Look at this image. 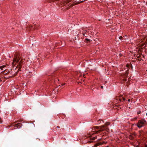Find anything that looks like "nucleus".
Returning a JSON list of instances; mask_svg holds the SVG:
<instances>
[{"mask_svg":"<svg viewBox=\"0 0 147 147\" xmlns=\"http://www.w3.org/2000/svg\"><path fill=\"white\" fill-rule=\"evenodd\" d=\"M34 26H34V28L35 29H37L38 28V27H39L38 26L36 25V24H35L34 25Z\"/></svg>","mask_w":147,"mask_h":147,"instance_id":"423d86ee","label":"nucleus"},{"mask_svg":"<svg viewBox=\"0 0 147 147\" xmlns=\"http://www.w3.org/2000/svg\"><path fill=\"white\" fill-rule=\"evenodd\" d=\"M57 128H60V127L59 126H57Z\"/></svg>","mask_w":147,"mask_h":147,"instance_id":"cd10ccee","label":"nucleus"},{"mask_svg":"<svg viewBox=\"0 0 147 147\" xmlns=\"http://www.w3.org/2000/svg\"><path fill=\"white\" fill-rule=\"evenodd\" d=\"M97 138V137H94L91 138L92 140H94Z\"/></svg>","mask_w":147,"mask_h":147,"instance_id":"9b49d317","label":"nucleus"},{"mask_svg":"<svg viewBox=\"0 0 147 147\" xmlns=\"http://www.w3.org/2000/svg\"><path fill=\"white\" fill-rule=\"evenodd\" d=\"M146 122V121L145 120L142 119L139 120L136 125L138 128H140L143 126V125Z\"/></svg>","mask_w":147,"mask_h":147,"instance_id":"7ed1b4c3","label":"nucleus"},{"mask_svg":"<svg viewBox=\"0 0 147 147\" xmlns=\"http://www.w3.org/2000/svg\"><path fill=\"white\" fill-rule=\"evenodd\" d=\"M87 32V30H84L82 32H83L84 33V34H86V33Z\"/></svg>","mask_w":147,"mask_h":147,"instance_id":"ddd939ff","label":"nucleus"},{"mask_svg":"<svg viewBox=\"0 0 147 147\" xmlns=\"http://www.w3.org/2000/svg\"><path fill=\"white\" fill-rule=\"evenodd\" d=\"M82 34H83V35L84 36H85L86 37H87V36H86V35H85V34H84V33H83V32H82Z\"/></svg>","mask_w":147,"mask_h":147,"instance_id":"f3484780","label":"nucleus"},{"mask_svg":"<svg viewBox=\"0 0 147 147\" xmlns=\"http://www.w3.org/2000/svg\"><path fill=\"white\" fill-rule=\"evenodd\" d=\"M136 147H140V146L139 145H137L136 146Z\"/></svg>","mask_w":147,"mask_h":147,"instance_id":"5701e85b","label":"nucleus"},{"mask_svg":"<svg viewBox=\"0 0 147 147\" xmlns=\"http://www.w3.org/2000/svg\"><path fill=\"white\" fill-rule=\"evenodd\" d=\"M102 144L101 142L98 143L96 144V147L97 146H98L101 145Z\"/></svg>","mask_w":147,"mask_h":147,"instance_id":"6e6552de","label":"nucleus"},{"mask_svg":"<svg viewBox=\"0 0 147 147\" xmlns=\"http://www.w3.org/2000/svg\"><path fill=\"white\" fill-rule=\"evenodd\" d=\"M24 61L21 57H20L18 54H16L14 55L13 61L12 62V66L15 67V70L11 71H6L3 72L4 74V78L6 79H8L13 77L16 76L18 73L21 70Z\"/></svg>","mask_w":147,"mask_h":147,"instance_id":"f257e3e1","label":"nucleus"},{"mask_svg":"<svg viewBox=\"0 0 147 147\" xmlns=\"http://www.w3.org/2000/svg\"><path fill=\"white\" fill-rule=\"evenodd\" d=\"M100 88H101L103 89V87L102 86H101Z\"/></svg>","mask_w":147,"mask_h":147,"instance_id":"412c9836","label":"nucleus"},{"mask_svg":"<svg viewBox=\"0 0 147 147\" xmlns=\"http://www.w3.org/2000/svg\"><path fill=\"white\" fill-rule=\"evenodd\" d=\"M119 100H120V101H121V99L120 98H119Z\"/></svg>","mask_w":147,"mask_h":147,"instance_id":"7c9ffc66","label":"nucleus"},{"mask_svg":"<svg viewBox=\"0 0 147 147\" xmlns=\"http://www.w3.org/2000/svg\"><path fill=\"white\" fill-rule=\"evenodd\" d=\"M85 40L87 41L86 42H90V40L88 38H86Z\"/></svg>","mask_w":147,"mask_h":147,"instance_id":"9d476101","label":"nucleus"},{"mask_svg":"<svg viewBox=\"0 0 147 147\" xmlns=\"http://www.w3.org/2000/svg\"><path fill=\"white\" fill-rule=\"evenodd\" d=\"M22 125V124L21 123H18V124H15L14 125V126H15L14 127H17V128H19L21 127Z\"/></svg>","mask_w":147,"mask_h":147,"instance_id":"20e7f679","label":"nucleus"},{"mask_svg":"<svg viewBox=\"0 0 147 147\" xmlns=\"http://www.w3.org/2000/svg\"><path fill=\"white\" fill-rule=\"evenodd\" d=\"M123 100H125V98H124V97L123 98Z\"/></svg>","mask_w":147,"mask_h":147,"instance_id":"aec40b11","label":"nucleus"},{"mask_svg":"<svg viewBox=\"0 0 147 147\" xmlns=\"http://www.w3.org/2000/svg\"><path fill=\"white\" fill-rule=\"evenodd\" d=\"M65 83H63V84H61V86H64V85H65Z\"/></svg>","mask_w":147,"mask_h":147,"instance_id":"6ab92c4d","label":"nucleus"},{"mask_svg":"<svg viewBox=\"0 0 147 147\" xmlns=\"http://www.w3.org/2000/svg\"><path fill=\"white\" fill-rule=\"evenodd\" d=\"M105 124V125H103L99 127L96 126V128L99 129L98 130L96 131V133L98 134L100 132L106 130L107 128L106 126L109 125L110 123L109 122H107Z\"/></svg>","mask_w":147,"mask_h":147,"instance_id":"f03ea898","label":"nucleus"},{"mask_svg":"<svg viewBox=\"0 0 147 147\" xmlns=\"http://www.w3.org/2000/svg\"><path fill=\"white\" fill-rule=\"evenodd\" d=\"M145 147H147V145L145 144Z\"/></svg>","mask_w":147,"mask_h":147,"instance_id":"393cba45","label":"nucleus"},{"mask_svg":"<svg viewBox=\"0 0 147 147\" xmlns=\"http://www.w3.org/2000/svg\"><path fill=\"white\" fill-rule=\"evenodd\" d=\"M123 38V37L122 36H120L119 37V39L121 40L122 38Z\"/></svg>","mask_w":147,"mask_h":147,"instance_id":"4468645a","label":"nucleus"},{"mask_svg":"<svg viewBox=\"0 0 147 147\" xmlns=\"http://www.w3.org/2000/svg\"><path fill=\"white\" fill-rule=\"evenodd\" d=\"M130 80V78H129V79H128V81H129V80Z\"/></svg>","mask_w":147,"mask_h":147,"instance_id":"c85d7f7f","label":"nucleus"},{"mask_svg":"<svg viewBox=\"0 0 147 147\" xmlns=\"http://www.w3.org/2000/svg\"><path fill=\"white\" fill-rule=\"evenodd\" d=\"M101 120L99 119L98 120V122L99 123H101Z\"/></svg>","mask_w":147,"mask_h":147,"instance_id":"2eb2a0df","label":"nucleus"},{"mask_svg":"<svg viewBox=\"0 0 147 147\" xmlns=\"http://www.w3.org/2000/svg\"><path fill=\"white\" fill-rule=\"evenodd\" d=\"M137 118H135V119H137Z\"/></svg>","mask_w":147,"mask_h":147,"instance_id":"2f4dec72","label":"nucleus"},{"mask_svg":"<svg viewBox=\"0 0 147 147\" xmlns=\"http://www.w3.org/2000/svg\"><path fill=\"white\" fill-rule=\"evenodd\" d=\"M130 99H129L128 100V101H129V102L130 101Z\"/></svg>","mask_w":147,"mask_h":147,"instance_id":"b1692460","label":"nucleus"},{"mask_svg":"<svg viewBox=\"0 0 147 147\" xmlns=\"http://www.w3.org/2000/svg\"><path fill=\"white\" fill-rule=\"evenodd\" d=\"M86 0H83L81 1H79V2H78L77 3V4H80L81 3H82L84 1H85Z\"/></svg>","mask_w":147,"mask_h":147,"instance_id":"1a4fd4ad","label":"nucleus"},{"mask_svg":"<svg viewBox=\"0 0 147 147\" xmlns=\"http://www.w3.org/2000/svg\"><path fill=\"white\" fill-rule=\"evenodd\" d=\"M73 6V5L71 4L69 6V7H67V9H69L70 7H71L72 6Z\"/></svg>","mask_w":147,"mask_h":147,"instance_id":"f8f14e48","label":"nucleus"},{"mask_svg":"<svg viewBox=\"0 0 147 147\" xmlns=\"http://www.w3.org/2000/svg\"><path fill=\"white\" fill-rule=\"evenodd\" d=\"M126 79L124 78L123 79V82H124L126 81Z\"/></svg>","mask_w":147,"mask_h":147,"instance_id":"a211bd4d","label":"nucleus"},{"mask_svg":"<svg viewBox=\"0 0 147 147\" xmlns=\"http://www.w3.org/2000/svg\"><path fill=\"white\" fill-rule=\"evenodd\" d=\"M141 113V111H138L137 112V114H140Z\"/></svg>","mask_w":147,"mask_h":147,"instance_id":"dca6fc26","label":"nucleus"},{"mask_svg":"<svg viewBox=\"0 0 147 147\" xmlns=\"http://www.w3.org/2000/svg\"><path fill=\"white\" fill-rule=\"evenodd\" d=\"M128 74V72H127V71L126 72L125 74L124 75V77H127V75Z\"/></svg>","mask_w":147,"mask_h":147,"instance_id":"0eeeda50","label":"nucleus"},{"mask_svg":"<svg viewBox=\"0 0 147 147\" xmlns=\"http://www.w3.org/2000/svg\"><path fill=\"white\" fill-rule=\"evenodd\" d=\"M2 121H0V123H2Z\"/></svg>","mask_w":147,"mask_h":147,"instance_id":"a878e982","label":"nucleus"},{"mask_svg":"<svg viewBox=\"0 0 147 147\" xmlns=\"http://www.w3.org/2000/svg\"><path fill=\"white\" fill-rule=\"evenodd\" d=\"M120 56H122V55H121V54H120Z\"/></svg>","mask_w":147,"mask_h":147,"instance_id":"bb28decb","label":"nucleus"},{"mask_svg":"<svg viewBox=\"0 0 147 147\" xmlns=\"http://www.w3.org/2000/svg\"><path fill=\"white\" fill-rule=\"evenodd\" d=\"M85 75H84H84H83V76L84 77V78H86V77H85Z\"/></svg>","mask_w":147,"mask_h":147,"instance_id":"4be33fe9","label":"nucleus"},{"mask_svg":"<svg viewBox=\"0 0 147 147\" xmlns=\"http://www.w3.org/2000/svg\"><path fill=\"white\" fill-rule=\"evenodd\" d=\"M5 65H2V66H0V68L2 70H3L4 71L6 70V68H5Z\"/></svg>","mask_w":147,"mask_h":147,"instance_id":"39448f33","label":"nucleus"},{"mask_svg":"<svg viewBox=\"0 0 147 147\" xmlns=\"http://www.w3.org/2000/svg\"><path fill=\"white\" fill-rule=\"evenodd\" d=\"M146 115L147 116V113H146Z\"/></svg>","mask_w":147,"mask_h":147,"instance_id":"473e14b6","label":"nucleus"},{"mask_svg":"<svg viewBox=\"0 0 147 147\" xmlns=\"http://www.w3.org/2000/svg\"><path fill=\"white\" fill-rule=\"evenodd\" d=\"M61 86L60 85H59L58 86V87H61Z\"/></svg>","mask_w":147,"mask_h":147,"instance_id":"c756f323","label":"nucleus"}]
</instances>
